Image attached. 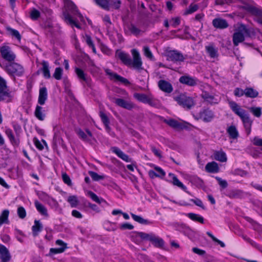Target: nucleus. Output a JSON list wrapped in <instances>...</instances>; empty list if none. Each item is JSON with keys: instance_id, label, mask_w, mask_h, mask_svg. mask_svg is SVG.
<instances>
[{"instance_id": "nucleus-1", "label": "nucleus", "mask_w": 262, "mask_h": 262, "mask_svg": "<svg viewBox=\"0 0 262 262\" xmlns=\"http://www.w3.org/2000/svg\"><path fill=\"white\" fill-rule=\"evenodd\" d=\"M131 52L133 56V60L128 53L119 50L116 51V56L119 58L125 65L132 66L136 70H142V61L139 52L135 49L132 50Z\"/></svg>"}, {"instance_id": "nucleus-2", "label": "nucleus", "mask_w": 262, "mask_h": 262, "mask_svg": "<svg viewBox=\"0 0 262 262\" xmlns=\"http://www.w3.org/2000/svg\"><path fill=\"white\" fill-rule=\"evenodd\" d=\"M229 105L232 111L241 119L246 131L248 135L251 132L252 121L250 119L249 114L244 109L242 108L235 102L230 101Z\"/></svg>"}, {"instance_id": "nucleus-3", "label": "nucleus", "mask_w": 262, "mask_h": 262, "mask_svg": "<svg viewBox=\"0 0 262 262\" xmlns=\"http://www.w3.org/2000/svg\"><path fill=\"white\" fill-rule=\"evenodd\" d=\"M69 9L71 13H67V12L63 13V16H64L65 21L67 24L72 26V27H73V26H74L76 28L80 29V26H79V24H77V20H76V18H75V16L78 17L79 19L81 21H84L83 16L79 12L78 10L77 9V7L73 3H71L69 5Z\"/></svg>"}, {"instance_id": "nucleus-4", "label": "nucleus", "mask_w": 262, "mask_h": 262, "mask_svg": "<svg viewBox=\"0 0 262 262\" xmlns=\"http://www.w3.org/2000/svg\"><path fill=\"white\" fill-rule=\"evenodd\" d=\"M136 233L142 239L150 241L157 248H162L164 245L163 239L152 233H146L142 232H136Z\"/></svg>"}, {"instance_id": "nucleus-5", "label": "nucleus", "mask_w": 262, "mask_h": 262, "mask_svg": "<svg viewBox=\"0 0 262 262\" xmlns=\"http://www.w3.org/2000/svg\"><path fill=\"white\" fill-rule=\"evenodd\" d=\"M5 70L9 75L12 76H21L24 72L23 66L13 61L7 64Z\"/></svg>"}, {"instance_id": "nucleus-6", "label": "nucleus", "mask_w": 262, "mask_h": 262, "mask_svg": "<svg viewBox=\"0 0 262 262\" xmlns=\"http://www.w3.org/2000/svg\"><path fill=\"white\" fill-rule=\"evenodd\" d=\"M178 103L184 108L190 109L195 104L193 99L184 94H181L176 98Z\"/></svg>"}, {"instance_id": "nucleus-7", "label": "nucleus", "mask_w": 262, "mask_h": 262, "mask_svg": "<svg viewBox=\"0 0 262 262\" xmlns=\"http://www.w3.org/2000/svg\"><path fill=\"white\" fill-rule=\"evenodd\" d=\"M244 33L249 35V30L245 26H243L241 30L234 33L233 35V43L234 46H237L239 43L243 42L245 39Z\"/></svg>"}, {"instance_id": "nucleus-8", "label": "nucleus", "mask_w": 262, "mask_h": 262, "mask_svg": "<svg viewBox=\"0 0 262 262\" xmlns=\"http://www.w3.org/2000/svg\"><path fill=\"white\" fill-rule=\"evenodd\" d=\"M166 54L167 60L174 62H183L185 59L182 53L177 50L167 51Z\"/></svg>"}, {"instance_id": "nucleus-9", "label": "nucleus", "mask_w": 262, "mask_h": 262, "mask_svg": "<svg viewBox=\"0 0 262 262\" xmlns=\"http://www.w3.org/2000/svg\"><path fill=\"white\" fill-rule=\"evenodd\" d=\"M2 57L6 61L11 62L14 61L16 56L8 46H3L0 49Z\"/></svg>"}, {"instance_id": "nucleus-10", "label": "nucleus", "mask_w": 262, "mask_h": 262, "mask_svg": "<svg viewBox=\"0 0 262 262\" xmlns=\"http://www.w3.org/2000/svg\"><path fill=\"white\" fill-rule=\"evenodd\" d=\"M199 118L205 122H209L214 118V114L208 108L204 109L200 112Z\"/></svg>"}, {"instance_id": "nucleus-11", "label": "nucleus", "mask_w": 262, "mask_h": 262, "mask_svg": "<svg viewBox=\"0 0 262 262\" xmlns=\"http://www.w3.org/2000/svg\"><path fill=\"white\" fill-rule=\"evenodd\" d=\"M76 133L79 138L84 142H90L94 139L92 133L89 129H86L85 133L81 129L78 128L76 130Z\"/></svg>"}, {"instance_id": "nucleus-12", "label": "nucleus", "mask_w": 262, "mask_h": 262, "mask_svg": "<svg viewBox=\"0 0 262 262\" xmlns=\"http://www.w3.org/2000/svg\"><path fill=\"white\" fill-rule=\"evenodd\" d=\"M179 82L184 84L190 86H194L198 83V80L195 77H191L189 75H183L180 77Z\"/></svg>"}, {"instance_id": "nucleus-13", "label": "nucleus", "mask_w": 262, "mask_h": 262, "mask_svg": "<svg viewBox=\"0 0 262 262\" xmlns=\"http://www.w3.org/2000/svg\"><path fill=\"white\" fill-rule=\"evenodd\" d=\"M105 72L107 75H108L110 77V79L111 80L115 79L116 80L120 81L126 85L129 84L130 83L127 79L120 76L116 73L113 72L111 70L108 69H105Z\"/></svg>"}, {"instance_id": "nucleus-14", "label": "nucleus", "mask_w": 262, "mask_h": 262, "mask_svg": "<svg viewBox=\"0 0 262 262\" xmlns=\"http://www.w3.org/2000/svg\"><path fill=\"white\" fill-rule=\"evenodd\" d=\"M230 199H243L245 197L247 193L242 190L231 189L227 191L226 194Z\"/></svg>"}, {"instance_id": "nucleus-15", "label": "nucleus", "mask_w": 262, "mask_h": 262, "mask_svg": "<svg viewBox=\"0 0 262 262\" xmlns=\"http://www.w3.org/2000/svg\"><path fill=\"white\" fill-rule=\"evenodd\" d=\"M0 259L1 262H9L11 259L8 249L2 244H0Z\"/></svg>"}, {"instance_id": "nucleus-16", "label": "nucleus", "mask_w": 262, "mask_h": 262, "mask_svg": "<svg viewBox=\"0 0 262 262\" xmlns=\"http://www.w3.org/2000/svg\"><path fill=\"white\" fill-rule=\"evenodd\" d=\"M114 102L119 106L125 108L128 110H132L134 105V104L129 101H126L121 98H113Z\"/></svg>"}, {"instance_id": "nucleus-17", "label": "nucleus", "mask_w": 262, "mask_h": 262, "mask_svg": "<svg viewBox=\"0 0 262 262\" xmlns=\"http://www.w3.org/2000/svg\"><path fill=\"white\" fill-rule=\"evenodd\" d=\"M158 84L160 90L165 93H170L173 91L171 84L165 80H160Z\"/></svg>"}, {"instance_id": "nucleus-18", "label": "nucleus", "mask_w": 262, "mask_h": 262, "mask_svg": "<svg viewBox=\"0 0 262 262\" xmlns=\"http://www.w3.org/2000/svg\"><path fill=\"white\" fill-rule=\"evenodd\" d=\"M213 26L217 29H223L228 27L226 20L221 18H216L212 20Z\"/></svg>"}, {"instance_id": "nucleus-19", "label": "nucleus", "mask_w": 262, "mask_h": 262, "mask_svg": "<svg viewBox=\"0 0 262 262\" xmlns=\"http://www.w3.org/2000/svg\"><path fill=\"white\" fill-rule=\"evenodd\" d=\"M47 99L48 92L47 88L46 87L40 88L38 99V103L41 105H44Z\"/></svg>"}, {"instance_id": "nucleus-20", "label": "nucleus", "mask_w": 262, "mask_h": 262, "mask_svg": "<svg viewBox=\"0 0 262 262\" xmlns=\"http://www.w3.org/2000/svg\"><path fill=\"white\" fill-rule=\"evenodd\" d=\"M42 68L37 71L39 74V71H41L43 77L46 79L51 78V74L49 70V64L48 61L43 60L41 62Z\"/></svg>"}, {"instance_id": "nucleus-21", "label": "nucleus", "mask_w": 262, "mask_h": 262, "mask_svg": "<svg viewBox=\"0 0 262 262\" xmlns=\"http://www.w3.org/2000/svg\"><path fill=\"white\" fill-rule=\"evenodd\" d=\"M43 225L39 220H35L34 224L32 227V235L34 237L38 235L39 233L42 230Z\"/></svg>"}, {"instance_id": "nucleus-22", "label": "nucleus", "mask_w": 262, "mask_h": 262, "mask_svg": "<svg viewBox=\"0 0 262 262\" xmlns=\"http://www.w3.org/2000/svg\"><path fill=\"white\" fill-rule=\"evenodd\" d=\"M112 150L113 152L116 154L118 157L121 158L123 161L128 162L131 161V159L129 158L128 156L123 152L120 149L117 147H113Z\"/></svg>"}, {"instance_id": "nucleus-23", "label": "nucleus", "mask_w": 262, "mask_h": 262, "mask_svg": "<svg viewBox=\"0 0 262 262\" xmlns=\"http://www.w3.org/2000/svg\"><path fill=\"white\" fill-rule=\"evenodd\" d=\"M5 133L10 140L11 143L14 146H18L20 142L19 139L14 137L12 130L7 128L5 130Z\"/></svg>"}, {"instance_id": "nucleus-24", "label": "nucleus", "mask_w": 262, "mask_h": 262, "mask_svg": "<svg viewBox=\"0 0 262 262\" xmlns=\"http://www.w3.org/2000/svg\"><path fill=\"white\" fill-rule=\"evenodd\" d=\"M248 9L252 14L257 16L256 21L262 25V9L253 6L250 7Z\"/></svg>"}, {"instance_id": "nucleus-25", "label": "nucleus", "mask_w": 262, "mask_h": 262, "mask_svg": "<svg viewBox=\"0 0 262 262\" xmlns=\"http://www.w3.org/2000/svg\"><path fill=\"white\" fill-rule=\"evenodd\" d=\"M164 122L174 129H183L184 127L181 123L173 119H165Z\"/></svg>"}, {"instance_id": "nucleus-26", "label": "nucleus", "mask_w": 262, "mask_h": 262, "mask_svg": "<svg viewBox=\"0 0 262 262\" xmlns=\"http://www.w3.org/2000/svg\"><path fill=\"white\" fill-rule=\"evenodd\" d=\"M34 115L39 120H44L46 117V114L43 107L37 105L34 112Z\"/></svg>"}, {"instance_id": "nucleus-27", "label": "nucleus", "mask_w": 262, "mask_h": 262, "mask_svg": "<svg viewBox=\"0 0 262 262\" xmlns=\"http://www.w3.org/2000/svg\"><path fill=\"white\" fill-rule=\"evenodd\" d=\"M75 72L80 81H83L86 83H88L89 78L87 77L86 74L84 73L83 70L79 68L75 67Z\"/></svg>"}, {"instance_id": "nucleus-28", "label": "nucleus", "mask_w": 262, "mask_h": 262, "mask_svg": "<svg viewBox=\"0 0 262 262\" xmlns=\"http://www.w3.org/2000/svg\"><path fill=\"white\" fill-rule=\"evenodd\" d=\"M202 97L204 100L210 104H217V100L212 95L205 92L202 94Z\"/></svg>"}, {"instance_id": "nucleus-29", "label": "nucleus", "mask_w": 262, "mask_h": 262, "mask_svg": "<svg viewBox=\"0 0 262 262\" xmlns=\"http://www.w3.org/2000/svg\"><path fill=\"white\" fill-rule=\"evenodd\" d=\"M207 53L211 58L218 56V50L213 44L209 45L205 47Z\"/></svg>"}, {"instance_id": "nucleus-30", "label": "nucleus", "mask_w": 262, "mask_h": 262, "mask_svg": "<svg viewBox=\"0 0 262 262\" xmlns=\"http://www.w3.org/2000/svg\"><path fill=\"white\" fill-rule=\"evenodd\" d=\"M205 169L207 172L216 173L219 170L218 164L215 162L208 163L205 166Z\"/></svg>"}, {"instance_id": "nucleus-31", "label": "nucleus", "mask_w": 262, "mask_h": 262, "mask_svg": "<svg viewBox=\"0 0 262 262\" xmlns=\"http://www.w3.org/2000/svg\"><path fill=\"white\" fill-rule=\"evenodd\" d=\"M34 204L37 210L42 215L46 217L49 216L47 208L38 201H35Z\"/></svg>"}, {"instance_id": "nucleus-32", "label": "nucleus", "mask_w": 262, "mask_h": 262, "mask_svg": "<svg viewBox=\"0 0 262 262\" xmlns=\"http://www.w3.org/2000/svg\"><path fill=\"white\" fill-rule=\"evenodd\" d=\"M6 92L9 93L10 96H13L11 92L7 89L6 80L0 76V95L3 96V93Z\"/></svg>"}, {"instance_id": "nucleus-33", "label": "nucleus", "mask_w": 262, "mask_h": 262, "mask_svg": "<svg viewBox=\"0 0 262 262\" xmlns=\"http://www.w3.org/2000/svg\"><path fill=\"white\" fill-rule=\"evenodd\" d=\"M9 211L8 209L4 210L0 215V227L4 224H8L9 221L8 216Z\"/></svg>"}, {"instance_id": "nucleus-34", "label": "nucleus", "mask_w": 262, "mask_h": 262, "mask_svg": "<svg viewBox=\"0 0 262 262\" xmlns=\"http://www.w3.org/2000/svg\"><path fill=\"white\" fill-rule=\"evenodd\" d=\"M88 194L93 201L96 202L98 204H100L101 203H104L105 204H107L106 201L105 200L102 198H99L95 193L91 191H88Z\"/></svg>"}, {"instance_id": "nucleus-35", "label": "nucleus", "mask_w": 262, "mask_h": 262, "mask_svg": "<svg viewBox=\"0 0 262 262\" xmlns=\"http://www.w3.org/2000/svg\"><path fill=\"white\" fill-rule=\"evenodd\" d=\"M245 95L248 98H254L258 96V92L252 88H246Z\"/></svg>"}, {"instance_id": "nucleus-36", "label": "nucleus", "mask_w": 262, "mask_h": 262, "mask_svg": "<svg viewBox=\"0 0 262 262\" xmlns=\"http://www.w3.org/2000/svg\"><path fill=\"white\" fill-rule=\"evenodd\" d=\"M214 159L221 162H226L227 160L226 155L225 152L223 151H217L214 154Z\"/></svg>"}, {"instance_id": "nucleus-37", "label": "nucleus", "mask_w": 262, "mask_h": 262, "mask_svg": "<svg viewBox=\"0 0 262 262\" xmlns=\"http://www.w3.org/2000/svg\"><path fill=\"white\" fill-rule=\"evenodd\" d=\"M227 132L229 135V137L231 139H236L238 136V133L235 126L231 125L228 127Z\"/></svg>"}, {"instance_id": "nucleus-38", "label": "nucleus", "mask_w": 262, "mask_h": 262, "mask_svg": "<svg viewBox=\"0 0 262 262\" xmlns=\"http://www.w3.org/2000/svg\"><path fill=\"white\" fill-rule=\"evenodd\" d=\"M187 216L193 221L198 222L201 224H203L204 222L203 217L199 214L194 213H189L187 214Z\"/></svg>"}, {"instance_id": "nucleus-39", "label": "nucleus", "mask_w": 262, "mask_h": 262, "mask_svg": "<svg viewBox=\"0 0 262 262\" xmlns=\"http://www.w3.org/2000/svg\"><path fill=\"white\" fill-rule=\"evenodd\" d=\"M96 4L102 9L108 10L110 8V0H94Z\"/></svg>"}, {"instance_id": "nucleus-40", "label": "nucleus", "mask_w": 262, "mask_h": 262, "mask_svg": "<svg viewBox=\"0 0 262 262\" xmlns=\"http://www.w3.org/2000/svg\"><path fill=\"white\" fill-rule=\"evenodd\" d=\"M170 182L172 183L173 185L177 186L186 192L189 193V192L187 190V187L181 181H179L177 177H174V179H172V181H170Z\"/></svg>"}, {"instance_id": "nucleus-41", "label": "nucleus", "mask_w": 262, "mask_h": 262, "mask_svg": "<svg viewBox=\"0 0 262 262\" xmlns=\"http://www.w3.org/2000/svg\"><path fill=\"white\" fill-rule=\"evenodd\" d=\"M130 215L132 218L134 219V220H135L137 222H138L140 224L146 225L151 223L150 222H149L147 220L143 219L141 216L136 215L133 213H131Z\"/></svg>"}, {"instance_id": "nucleus-42", "label": "nucleus", "mask_w": 262, "mask_h": 262, "mask_svg": "<svg viewBox=\"0 0 262 262\" xmlns=\"http://www.w3.org/2000/svg\"><path fill=\"white\" fill-rule=\"evenodd\" d=\"M134 97L138 101L144 103H146L149 98V97L144 94L137 93H136L134 94Z\"/></svg>"}, {"instance_id": "nucleus-43", "label": "nucleus", "mask_w": 262, "mask_h": 262, "mask_svg": "<svg viewBox=\"0 0 262 262\" xmlns=\"http://www.w3.org/2000/svg\"><path fill=\"white\" fill-rule=\"evenodd\" d=\"M67 201L70 203L71 207H76L79 203V201L76 195L69 196Z\"/></svg>"}, {"instance_id": "nucleus-44", "label": "nucleus", "mask_w": 262, "mask_h": 262, "mask_svg": "<svg viewBox=\"0 0 262 262\" xmlns=\"http://www.w3.org/2000/svg\"><path fill=\"white\" fill-rule=\"evenodd\" d=\"M6 30L8 31L10 34L13 37H15L17 40L19 41L21 39V35L19 34V32L14 29L11 28L10 27H7L6 28Z\"/></svg>"}, {"instance_id": "nucleus-45", "label": "nucleus", "mask_w": 262, "mask_h": 262, "mask_svg": "<svg viewBox=\"0 0 262 262\" xmlns=\"http://www.w3.org/2000/svg\"><path fill=\"white\" fill-rule=\"evenodd\" d=\"M199 8L198 6L196 4H191L188 8L185 10L184 15H188L191 14L198 10Z\"/></svg>"}, {"instance_id": "nucleus-46", "label": "nucleus", "mask_w": 262, "mask_h": 262, "mask_svg": "<svg viewBox=\"0 0 262 262\" xmlns=\"http://www.w3.org/2000/svg\"><path fill=\"white\" fill-rule=\"evenodd\" d=\"M88 173L93 181H98L101 180H103L104 179V177L103 176L99 175L96 172L93 171H89Z\"/></svg>"}, {"instance_id": "nucleus-47", "label": "nucleus", "mask_w": 262, "mask_h": 262, "mask_svg": "<svg viewBox=\"0 0 262 262\" xmlns=\"http://www.w3.org/2000/svg\"><path fill=\"white\" fill-rule=\"evenodd\" d=\"M63 74L62 69L60 67L56 68L55 70L54 73L53 74V77L56 80H60L62 78Z\"/></svg>"}, {"instance_id": "nucleus-48", "label": "nucleus", "mask_w": 262, "mask_h": 262, "mask_svg": "<svg viewBox=\"0 0 262 262\" xmlns=\"http://www.w3.org/2000/svg\"><path fill=\"white\" fill-rule=\"evenodd\" d=\"M146 103L148 104L151 106L156 108H159L161 106L160 101L159 100L149 97Z\"/></svg>"}, {"instance_id": "nucleus-49", "label": "nucleus", "mask_w": 262, "mask_h": 262, "mask_svg": "<svg viewBox=\"0 0 262 262\" xmlns=\"http://www.w3.org/2000/svg\"><path fill=\"white\" fill-rule=\"evenodd\" d=\"M250 112L256 117H260L261 108L260 107H252L250 108Z\"/></svg>"}, {"instance_id": "nucleus-50", "label": "nucleus", "mask_w": 262, "mask_h": 262, "mask_svg": "<svg viewBox=\"0 0 262 262\" xmlns=\"http://www.w3.org/2000/svg\"><path fill=\"white\" fill-rule=\"evenodd\" d=\"M40 15V12L35 8H33L30 12V17L32 20H37Z\"/></svg>"}, {"instance_id": "nucleus-51", "label": "nucleus", "mask_w": 262, "mask_h": 262, "mask_svg": "<svg viewBox=\"0 0 262 262\" xmlns=\"http://www.w3.org/2000/svg\"><path fill=\"white\" fill-rule=\"evenodd\" d=\"M129 30L132 34L135 36H138L140 34L141 30L137 28L134 24H132L128 27Z\"/></svg>"}, {"instance_id": "nucleus-52", "label": "nucleus", "mask_w": 262, "mask_h": 262, "mask_svg": "<svg viewBox=\"0 0 262 262\" xmlns=\"http://www.w3.org/2000/svg\"><path fill=\"white\" fill-rule=\"evenodd\" d=\"M85 206L90 208L92 210H93L96 213H99L101 211V210L97 205L92 204L89 202L85 203Z\"/></svg>"}, {"instance_id": "nucleus-53", "label": "nucleus", "mask_w": 262, "mask_h": 262, "mask_svg": "<svg viewBox=\"0 0 262 262\" xmlns=\"http://www.w3.org/2000/svg\"><path fill=\"white\" fill-rule=\"evenodd\" d=\"M13 96H10L8 93H3V96L0 95V101H5L7 102L11 101Z\"/></svg>"}, {"instance_id": "nucleus-54", "label": "nucleus", "mask_w": 262, "mask_h": 262, "mask_svg": "<svg viewBox=\"0 0 262 262\" xmlns=\"http://www.w3.org/2000/svg\"><path fill=\"white\" fill-rule=\"evenodd\" d=\"M17 212L20 219H23L26 216V210L22 206H20L17 208Z\"/></svg>"}, {"instance_id": "nucleus-55", "label": "nucleus", "mask_w": 262, "mask_h": 262, "mask_svg": "<svg viewBox=\"0 0 262 262\" xmlns=\"http://www.w3.org/2000/svg\"><path fill=\"white\" fill-rule=\"evenodd\" d=\"M144 54L148 58L152 59L154 58L153 55L148 46H144L143 47Z\"/></svg>"}, {"instance_id": "nucleus-56", "label": "nucleus", "mask_w": 262, "mask_h": 262, "mask_svg": "<svg viewBox=\"0 0 262 262\" xmlns=\"http://www.w3.org/2000/svg\"><path fill=\"white\" fill-rule=\"evenodd\" d=\"M169 21L171 25L174 28H176L180 24V18L179 17H172Z\"/></svg>"}, {"instance_id": "nucleus-57", "label": "nucleus", "mask_w": 262, "mask_h": 262, "mask_svg": "<svg viewBox=\"0 0 262 262\" xmlns=\"http://www.w3.org/2000/svg\"><path fill=\"white\" fill-rule=\"evenodd\" d=\"M65 251V247H60L58 248H51L50 250V254H55L61 253Z\"/></svg>"}, {"instance_id": "nucleus-58", "label": "nucleus", "mask_w": 262, "mask_h": 262, "mask_svg": "<svg viewBox=\"0 0 262 262\" xmlns=\"http://www.w3.org/2000/svg\"><path fill=\"white\" fill-rule=\"evenodd\" d=\"M215 179L217 180V181L218 182L220 186L222 188H223V189L226 188L228 186V183L226 180H223L222 178L218 177H216Z\"/></svg>"}, {"instance_id": "nucleus-59", "label": "nucleus", "mask_w": 262, "mask_h": 262, "mask_svg": "<svg viewBox=\"0 0 262 262\" xmlns=\"http://www.w3.org/2000/svg\"><path fill=\"white\" fill-rule=\"evenodd\" d=\"M121 3L120 0H110V6H113L116 9H118L120 7Z\"/></svg>"}, {"instance_id": "nucleus-60", "label": "nucleus", "mask_w": 262, "mask_h": 262, "mask_svg": "<svg viewBox=\"0 0 262 262\" xmlns=\"http://www.w3.org/2000/svg\"><path fill=\"white\" fill-rule=\"evenodd\" d=\"M245 89L243 90V89L239 88H235L234 91V95L238 97L243 96L244 95H245Z\"/></svg>"}, {"instance_id": "nucleus-61", "label": "nucleus", "mask_w": 262, "mask_h": 262, "mask_svg": "<svg viewBox=\"0 0 262 262\" xmlns=\"http://www.w3.org/2000/svg\"><path fill=\"white\" fill-rule=\"evenodd\" d=\"M62 178L64 183L68 185H71L72 182L70 177L66 173H63L62 174Z\"/></svg>"}, {"instance_id": "nucleus-62", "label": "nucleus", "mask_w": 262, "mask_h": 262, "mask_svg": "<svg viewBox=\"0 0 262 262\" xmlns=\"http://www.w3.org/2000/svg\"><path fill=\"white\" fill-rule=\"evenodd\" d=\"M48 204L53 208H57L58 206L57 202L53 198L48 199Z\"/></svg>"}, {"instance_id": "nucleus-63", "label": "nucleus", "mask_w": 262, "mask_h": 262, "mask_svg": "<svg viewBox=\"0 0 262 262\" xmlns=\"http://www.w3.org/2000/svg\"><path fill=\"white\" fill-rule=\"evenodd\" d=\"M100 117L101 121L103 124H107V123H110L107 116L102 112H100Z\"/></svg>"}, {"instance_id": "nucleus-64", "label": "nucleus", "mask_w": 262, "mask_h": 262, "mask_svg": "<svg viewBox=\"0 0 262 262\" xmlns=\"http://www.w3.org/2000/svg\"><path fill=\"white\" fill-rule=\"evenodd\" d=\"M204 258L205 262H215L214 257L211 255L205 254Z\"/></svg>"}]
</instances>
